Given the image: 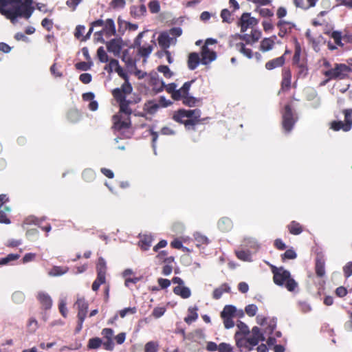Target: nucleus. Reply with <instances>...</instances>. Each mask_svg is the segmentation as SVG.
<instances>
[{"label": "nucleus", "mask_w": 352, "mask_h": 352, "mask_svg": "<svg viewBox=\"0 0 352 352\" xmlns=\"http://www.w3.org/2000/svg\"><path fill=\"white\" fill-rule=\"evenodd\" d=\"M115 72L120 77L124 80V82L120 87L113 89L111 91V94L118 105L120 106L121 111H129L127 104H138L140 102L141 98L138 95H134L133 97L127 98V96L130 95L133 91V87L129 80V76L120 65Z\"/></svg>", "instance_id": "nucleus-1"}, {"label": "nucleus", "mask_w": 352, "mask_h": 352, "mask_svg": "<svg viewBox=\"0 0 352 352\" xmlns=\"http://www.w3.org/2000/svg\"><path fill=\"white\" fill-rule=\"evenodd\" d=\"M32 0L6 1L0 3V13L12 22L17 18L28 19L34 11Z\"/></svg>", "instance_id": "nucleus-2"}, {"label": "nucleus", "mask_w": 352, "mask_h": 352, "mask_svg": "<svg viewBox=\"0 0 352 352\" xmlns=\"http://www.w3.org/2000/svg\"><path fill=\"white\" fill-rule=\"evenodd\" d=\"M201 114L199 109H179L174 112L172 118L176 122L184 124L186 130L195 131V126L201 121Z\"/></svg>", "instance_id": "nucleus-3"}, {"label": "nucleus", "mask_w": 352, "mask_h": 352, "mask_svg": "<svg viewBox=\"0 0 352 352\" xmlns=\"http://www.w3.org/2000/svg\"><path fill=\"white\" fill-rule=\"evenodd\" d=\"M133 104H127V108L129 109L127 111H122L121 107L119 105V111L112 117V128L113 130L120 133L127 138H131L132 135L130 116L132 114L133 111L130 106Z\"/></svg>", "instance_id": "nucleus-4"}, {"label": "nucleus", "mask_w": 352, "mask_h": 352, "mask_svg": "<svg viewBox=\"0 0 352 352\" xmlns=\"http://www.w3.org/2000/svg\"><path fill=\"white\" fill-rule=\"evenodd\" d=\"M281 114L283 130L285 133H289L298 119L297 113L292 109L290 104H287L281 111Z\"/></svg>", "instance_id": "nucleus-5"}, {"label": "nucleus", "mask_w": 352, "mask_h": 352, "mask_svg": "<svg viewBox=\"0 0 352 352\" xmlns=\"http://www.w3.org/2000/svg\"><path fill=\"white\" fill-rule=\"evenodd\" d=\"M352 69L342 63H336L333 68L329 69L323 72V75L327 78L325 82L331 80H343L346 78Z\"/></svg>", "instance_id": "nucleus-6"}, {"label": "nucleus", "mask_w": 352, "mask_h": 352, "mask_svg": "<svg viewBox=\"0 0 352 352\" xmlns=\"http://www.w3.org/2000/svg\"><path fill=\"white\" fill-rule=\"evenodd\" d=\"M274 281L276 285H285L286 288L292 292L297 287L296 282L290 278V273L283 268H275L273 270Z\"/></svg>", "instance_id": "nucleus-7"}, {"label": "nucleus", "mask_w": 352, "mask_h": 352, "mask_svg": "<svg viewBox=\"0 0 352 352\" xmlns=\"http://www.w3.org/2000/svg\"><path fill=\"white\" fill-rule=\"evenodd\" d=\"M182 34L181 28L175 27L170 28L168 31L162 32L160 34L157 41L160 46L164 50L168 49L171 44L176 43L177 37Z\"/></svg>", "instance_id": "nucleus-8"}, {"label": "nucleus", "mask_w": 352, "mask_h": 352, "mask_svg": "<svg viewBox=\"0 0 352 352\" xmlns=\"http://www.w3.org/2000/svg\"><path fill=\"white\" fill-rule=\"evenodd\" d=\"M344 117V121L333 120L330 123V129L334 131L342 130L348 132L352 129V109H345L342 111Z\"/></svg>", "instance_id": "nucleus-9"}, {"label": "nucleus", "mask_w": 352, "mask_h": 352, "mask_svg": "<svg viewBox=\"0 0 352 352\" xmlns=\"http://www.w3.org/2000/svg\"><path fill=\"white\" fill-rule=\"evenodd\" d=\"M194 82L195 80L187 81L184 82L182 87L179 89H177V85L174 82L169 83L166 85L164 84V89L167 93L170 94L171 98L174 100L178 101L181 100L182 94H186L187 91H190V87Z\"/></svg>", "instance_id": "nucleus-10"}, {"label": "nucleus", "mask_w": 352, "mask_h": 352, "mask_svg": "<svg viewBox=\"0 0 352 352\" xmlns=\"http://www.w3.org/2000/svg\"><path fill=\"white\" fill-rule=\"evenodd\" d=\"M264 339L263 334L261 333L260 329L257 327L252 328L251 334L243 338V344L245 347L250 350L253 346H256L260 340Z\"/></svg>", "instance_id": "nucleus-11"}, {"label": "nucleus", "mask_w": 352, "mask_h": 352, "mask_svg": "<svg viewBox=\"0 0 352 352\" xmlns=\"http://www.w3.org/2000/svg\"><path fill=\"white\" fill-rule=\"evenodd\" d=\"M258 23V21L250 16V13L245 12L242 14L239 20L238 25L241 28V32H245L248 28H253Z\"/></svg>", "instance_id": "nucleus-12"}, {"label": "nucleus", "mask_w": 352, "mask_h": 352, "mask_svg": "<svg viewBox=\"0 0 352 352\" xmlns=\"http://www.w3.org/2000/svg\"><path fill=\"white\" fill-rule=\"evenodd\" d=\"M8 201V197L6 195H0V223L9 224L10 219L7 217V214L11 212V208L5 205Z\"/></svg>", "instance_id": "nucleus-13"}, {"label": "nucleus", "mask_w": 352, "mask_h": 352, "mask_svg": "<svg viewBox=\"0 0 352 352\" xmlns=\"http://www.w3.org/2000/svg\"><path fill=\"white\" fill-rule=\"evenodd\" d=\"M261 37V32L257 29H252L250 34H236L235 38L244 41L246 44L252 45Z\"/></svg>", "instance_id": "nucleus-14"}, {"label": "nucleus", "mask_w": 352, "mask_h": 352, "mask_svg": "<svg viewBox=\"0 0 352 352\" xmlns=\"http://www.w3.org/2000/svg\"><path fill=\"white\" fill-rule=\"evenodd\" d=\"M292 85V72L289 68H284L282 71V80L280 83V91H287L290 89Z\"/></svg>", "instance_id": "nucleus-15"}, {"label": "nucleus", "mask_w": 352, "mask_h": 352, "mask_svg": "<svg viewBox=\"0 0 352 352\" xmlns=\"http://www.w3.org/2000/svg\"><path fill=\"white\" fill-rule=\"evenodd\" d=\"M122 40L121 38H113L106 43L107 49L115 56H118L122 49Z\"/></svg>", "instance_id": "nucleus-16"}, {"label": "nucleus", "mask_w": 352, "mask_h": 352, "mask_svg": "<svg viewBox=\"0 0 352 352\" xmlns=\"http://www.w3.org/2000/svg\"><path fill=\"white\" fill-rule=\"evenodd\" d=\"M78 308V318L84 321L88 310V304L82 298H78L75 304Z\"/></svg>", "instance_id": "nucleus-17"}, {"label": "nucleus", "mask_w": 352, "mask_h": 352, "mask_svg": "<svg viewBox=\"0 0 352 352\" xmlns=\"http://www.w3.org/2000/svg\"><path fill=\"white\" fill-rule=\"evenodd\" d=\"M201 63L203 65H207L210 62L215 60L217 55L214 51H211L209 50L208 46L204 45L201 47Z\"/></svg>", "instance_id": "nucleus-18"}, {"label": "nucleus", "mask_w": 352, "mask_h": 352, "mask_svg": "<svg viewBox=\"0 0 352 352\" xmlns=\"http://www.w3.org/2000/svg\"><path fill=\"white\" fill-rule=\"evenodd\" d=\"M102 30V32L104 33V36L107 38L114 36L116 33V30L113 20L112 19H107L105 21Z\"/></svg>", "instance_id": "nucleus-19"}, {"label": "nucleus", "mask_w": 352, "mask_h": 352, "mask_svg": "<svg viewBox=\"0 0 352 352\" xmlns=\"http://www.w3.org/2000/svg\"><path fill=\"white\" fill-rule=\"evenodd\" d=\"M98 279L100 282H105V274L107 271V264L104 259L102 257L98 258L96 266Z\"/></svg>", "instance_id": "nucleus-20"}, {"label": "nucleus", "mask_w": 352, "mask_h": 352, "mask_svg": "<svg viewBox=\"0 0 352 352\" xmlns=\"http://www.w3.org/2000/svg\"><path fill=\"white\" fill-rule=\"evenodd\" d=\"M237 327L239 329V331L236 332L235 334L236 344L239 346H241L243 344V338H240V336L241 334L244 336L248 335L249 333V328L245 323L242 322H240L237 324Z\"/></svg>", "instance_id": "nucleus-21"}, {"label": "nucleus", "mask_w": 352, "mask_h": 352, "mask_svg": "<svg viewBox=\"0 0 352 352\" xmlns=\"http://www.w3.org/2000/svg\"><path fill=\"white\" fill-rule=\"evenodd\" d=\"M37 299L45 309H49L52 307V300L48 294L40 292L38 293Z\"/></svg>", "instance_id": "nucleus-22"}, {"label": "nucleus", "mask_w": 352, "mask_h": 352, "mask_svg": "<svg viewBox=\"0 0 352 352\" xmlns=\"http://www.w3.org/2000/svg\"><path fill=\"white\" fill-rule=\"evenodd\" d=\"M238 52L241 53L243 55L246 56L248 58H252L253 57V52L250 48L245 47V44L243 42L233 43L232 45Z\"/></svg>", "instance_id": "nucleus-23"}, {"label": "nucleus", "mask_w": 352, "mask_h": 352, "mask_svg": "<svg viewBox=\"0 0 352 352\" xmlns=\"http://www.w3.org/2000/svg\"><path fill=\"white\" fill-rule=\"evenodd\" d=\"M200 63H201V58H200L197 52H191L189 54L187 61L189 69H195Z\"/></svg>", "instance_id": "nucleus-24"}, {"label": "nucleus", "mask_w": 352, "mask_h": 352, "mask_svg": "<svg viewBox=\"0 0 352 352\" xmlns=\"http://www.w3.org/2000/svg\"><path fill=\"white\" fill-rule=\"evenodd\" d=\"M285 63V57L282 55L280 57L272 59L265 63V68L267 70H272L277 67H282Z\"/></svg>", "instance_id": "nucleus-25"}, {"label": "nucleus", "mask_w": 352, "mask_h": 352, "mask_svg": "<svg viewBox=\"0 0 352 352\" xmlns=\"http://www.w3.org/2000/svg\"><path fill=\"white\" fill-rule=\"evenodd\" d=\"M181 95H182L181 96L182 97H181L180 100H182L183 104H184L186 106L192 107L196 106L197 104L199 102H200L199 99H198L195 97H193L192 96H190L189 91H187L186 94H182Z\"/></svg>", "instance_id": "nucleus-26"}, {"label": "nucleus", "mask_w": 352, "mask_h": 352, "mask_svg": "<svg viewBox=\"0 0 352 352\" xmlns=\"http://www.w3.org/2000/svg\"><path fill=\"white\" fill-rule=\"evenodd\" d=\"M277 27L279 29L278 36L280 37H283L286 34L291 31L292 28V25L291 23L288 21H285L284 20H280L277 23Z\"/></svg>", "instance_id": "nucleus-27"}, {"label": "nucleus", "mask_w": 352, "mask_h": 352, "mask_svg": "<svg viewBox=\"0 0 352 352\" xmlns=\"http://www.w3.org/2000/svg\"><path fill=\"white\" fill-rule=\"evenodd\" d=\"M173 292L176 295L181 296L182 298H188L191 296L190 289L183 285H178L173 289Z\"/></svg>", "instance_id": "nucleus-28"}, {"label": "nucleus", "mask_w": 352, "mask_h": 352, "mask_svg": "<svg viewBox=\"0 0 352 352\" xmlns=\"http://www.w3.org/2000/svg\"><path fill=\"white\" fill-rule=\"evenodd\" d=\"M275 44L274 38H263L260 44V50L262 52H267L271 50Z\"/></svg>", "instance_id": "nucleus-29"}, {"label": "nucleus", "mask_w": 352, "mask_h": 352, "mask_svg": "<svg viewBox=\"0 0 352 352\" xmlns=\"http://www.w3.org/2000/svg\"><path fill=\"white\" fill-rule=\"evenodd\" d=\"M218 227L223 232L229 231L232 227V221L229 218L223 217L219 221Z\"/></svg>", "instance_id": "nucleus-30"}, {"label": "nucleus", "mask_w": 352, "mask_h": 352, "mask_svg": "<svg viewBox=\"0 0 352 352\" xmlns=\"http://www.w3.org/2000/svg\"><path fill=\"white\" fill-rule=\"evenodd\" d=\"M151 85L156 93H159L164 89V82L157 78L151 79Z\"/></svg>", "instance_id": "nucleus-31"}, {"label": "nucleus", "mask_w": 352, "mask_h": 352, "mask_svg": "<svg viewBox=\"0 0 352 352\" xmlns=\"http://www.w3.org/2000/svg\"><path fill=\"white\" fill-rule=\"evenodd\" d=\"M130 12L131 15L135 17L141 16L145 14L146 12V8L144 4H142L138 7L133 6L131 8Z\"/></svg>", "instance_id": "nucleus-32"}, {"label": "nucleus", "mask_w": 352, "mask_h": 352, "mask_svg": "<svg viewBox=\"0 0 352 352\" xmlns=\"http://www.w3.org/2000/svg\"><path fill=\"white\" fill-rule=\"evenodd\" d=\"M153 236L150 234H145L140 241V247L144 250H147L151 245Z\"/></svg>", "instance_id": "nucleus-33"}, {"label": "nucleus", "mask_w": 352, "mask_h": 352, "mask_svg": "<svg viewBox=\"0 0 352 352\" xmlns=\"http://www.w3.org/2000/svg\"><path fill=\"white\" fill-rule=\"evenodd\" d=\"M160 105L153 101H148L144 104V109L149 114H154L159 109Z\"/></svg>", "instance_id": "nucleus-34"}, {"label": "nucleus", "mask_w": 352, "mask_h": 352, "mask_svg": "<svg viewBox=\"0 0 352 352\" xmlns=\"http://www.w3.org/2000/svg\"><path fill=\"white\" fill-rule=\"evenodd\" d=\"M108 62L109 63L104 66V69L109 74H111L113 72H115L120 66L119 62L116 59L111 58Z\"/></svg>", "instance_id": "nucleus-35"}, {"label": "nucleus", "mask_w": 352, "mask_h": 352, "mask_svg": "<svg viewBox=\"0 0 352 352\" xmlns=\"http://www.w3.org/2000/svg\"><path fill=\"white\" fill-rule=\"evenodd\" d=\"M67 305V298L65 296H61L59 299L58 302V309L61 315L66 318L67 316V309L66 307Z\"/></svg>", "instance_id": "nucleus-36"}, {"label": "nucleus", "mask_w": 352, "mask_h": 352, "mask_svg": "<svg viewBox=\"0 0 352 352\" xmlns=\"http://www.w3.org/2000/svg\"><path fill=\"white\" fill-rule=\"evenodd\" d=\"M197 317L198 314L197 313V308L190 307L188 309V315L184 318V320L186 322L190 324L195 321Z\"/></svg>", "instance_id": "nucleus-37"}, {"label": "nucleus", "mask_w": 352, "mask_h": 352, "mask_svg": "<svg viewBox=\"0 0 352 352\" xmlns=\"http://www.w3.org/2000/svg\"><path fill=\"white\" fill-rule=\"evenodd\" d=\"M230 289V287L228 285L223 284L221 285L219 287L215 289L213 292V298L215 299H219L221 297L222 294L224 292H228Z\"/></svg>", "instance_id": "nucleus-38"}, {"label": "nucleus", "mask_w": 352, "mask_h": 352, "mask_svg": "<svg viewBox=\"0 0 352 352\" xmlns=\"http://www.w3.org/2000/svg\"><path fill=\"white\" fill-rule=\"evenodd\" d=\"M232 12L227 8H224L221 11V18L222 19V21L223 23H231L233 21V18L232 17Z\"/></svg>", "instance_id": "nucleus-39"}, {"label": "nucleus", "mask_w": 352, "mask_h": 352, "mask_svg": "<svg viewBox=\"0 0 352 352\" xmlns=\"http://www.w3.org/2000/svg\"><path fill=\"white\" fill-rule=\"evenodd\" d=\"M153 45H148V44L146 45H143V46L140 47L139 49H138V54L142 57L146 58V57H148L149 56V54L153 51Z\"/></svg>", "instance_id": "nucleus-40"}, {"label": "nucleus", "mask_w": 352, "mask_h": 352, "mask_svg": "<svg viewBox=\"0 0 352 352\" xmlns=\"http://www.w3.org/2000/svg\"><path fill=\"white\" fill-rule=\"evenodd\" d=\"M236 311V308L232 305H226L223 308L221 316L222 318L232 317Z\"/></svg>", "instance_id": "nucleus-41"}, {"label": "nucleus", "mask_w": 352, "mask_h": 352, "mask_svg": "<svg viewBox=\"0 0 352 352\" xmlns=\"http://www.w3.org/2000/svg\"><path fill=\"white\" fill-rule=\"evenodd\" d=\"M67 270V267H54L49 272V275L51 276H61L65 274Z\"/></svg>", "instance_id": "nucleus-42"}, {"label": "nucleus", "mask_w": 352, "mask_h": 352, "mask_svg": "<svg viewBox=\"0 0 352 352\" xmlns=\"http://www.w3.org/2000/svg\"><path fill=\"white\" fill-rule=\"evenodd\" d=\"M80 113L77 109H70L67 113V118L71 122H76L79 120Z\"/></svg>", "instance_id": "nucleus-43"}, {"label": "nucleus", "mask_w": 352, "mask_h": 352, "mask_svg": "<svg viewBox=\"0 0 352 352\" xmlns=\"http://www.w3.org/2000/svg\"><path fill=\"white\" fill-rule=\"evenodd\" d=\"M97 56L101 63H107L109 60V56L103 47H100L97 50Z\"/></svg>", "instance_id": "nucleus-44"}, {"label": "nucleus", "mask_w": 352, "mask_h": 352, "mask_svg": "<svg viewBox=\"0 0 352 352\" xmlns=\"http://www.w3.org/2000/svg\"><path fill=\"white\" fill-rule=\"evenodd\" d=\"M297 75L299 78H305L308 74L307 61L303 64H300L298 67Z\"/></svg>", "instance_id": "nucleus-45"}, {"label": "nucleus", "mask_w": 352, "mask_h": 352, "mask_svg": "<svg viewBox=\"0 0 352 352\" xmlns=\"http://www.w3.org/2000/svg\"><path fill=\"white\" fill-rule=\"evenodd\" d=\"M289 232L292 234H299L302 232V228L300 225L296 222L292 221L288 226Z\"/></svg>", "instance_id": "nucleus-46"}, {"label": "nucleus", "mask_w": 352, "mask_h": 352, "mask_svg": "<svg viewBox=\"0 0 352 352\" xmlns=\"http://www.w3.org/2000/svg\"><path fill=\"white\" fill-rule=\"evenodd\" d=\"M20 257L18 254H10L4 258H0V265H7L12 261L17 260Z\"/></svg>", "instance_id": "nucleus-47"}, {"label": "nucleus", "mask_w": 352, "mask_h": 352, "mask_svg": "<svg viewBox=\"0 0 352 352\" xmlns=\"http://www.w3.org/2000/svg\"><path fill=\"white\" fill-rule=\"evenodd\" d=\"M95 172L91 169H85L82 173V178L85 182H91L95 179Z\"/></svg>", "instance_id": "nucleus-48"}, {"label": "nucleus", "mask_w": 352, "mask_h": 352, "mask_svg": "<svg viewBox=\"0 0 352 352\" xmlns=\"http://www.w3.org/2000/svg\"><path fill=\"white\" fill-rule=\"evenodd\" d=\"M12 299L14 302L20 304L25 300V294L21 291H16L12 294Z\"/></svg>", "instance_id": "nucleus-49"}, {"label": "nucleus", "mask_w": 352, "mask_h": 352, "mask_svg": "<svg viewBox=\"0 0 352 352\" xmlns=\"http://www.w3.org/2000/svg\"><path fill=\"white\" fill-rule=\"evenodd\" d=\"M148 8L151 13L156 14L160 10V3L157 0H152L148 3Z\"/></svg>", "instance_id": "nucleus-50"}, {"label": "nucleus", "mask_w": 352, "mask_h": 352, "mask_svg": "<svg viewBox=\"0 0 352 352\" xmlns=\"http://www.w3.org/2000/svg\"><path fill=\"white\" fill-rule=\"evenodd\" d=\"M159 345L156 342L151 341L147 342L144 346L145 352H157Z\"/></svg>", "instance_id": "nucleus-51"}, {"label": "nucleus", "mask_w": 352, "mask_h": 352, "mask_svg": "<svg viewBox=\"0 0 352 352\" xmlns=\"http://www.w3.org/2000/svg\"><path fill=\"white\" fill-rule=\"evenodd\" d=\"M157 71L162 73L164 77L170 78L173 73L170 70L169 67L166 65H160L157 67Z\"/></svg>", "instance_id": "nucleus-52"}, {"label": "nucleus", "mask_w": 352, "mask_h": 352, "mask_svg": "<svg viewBox=\"0 0 352 352\" xmlns=\"http://www.w3.org/2000/svg\"><path fill=\"white\" fill-rule=\"evenodd\" d=\"M194 237L195 241L197 242V246H199L201 244H207L208 243V238L206 236L201 234L200 233H195L194 234Z\"/></svg>", "instance_id": "nucleus-53"}, {"label": "nucleus", "mask_w": 352, "mask_h": 352, "mask_svg": "<svg viewBox=\"0 0 352 352\" xmlns=\"http://www.w3.org/2000/svg\"><path fill=\"white\" fill-rule=\"evenodd\" d=\"M245 313L250 317L254 316L258 311V307L254 304H250L245 307Z\"/></svg>", "instance_id": "nucleus-54"}, {"label": "nucleus", "mask_w": 352, "mask_h": 352, "mask_svg": "<svg viewBox=\"0 0 352 352\" xmlns=\"http://www.w3.org/2000/svg\"><path fill=\"white\" fill-rule=\"evenodd\" d=\"M91 65H92V63L91 62H89V61L88 62H84V61H82V62L77 63L75 65V67L78 70L87 71V70H89L91 68Z\"/></svg>", "instance_id": "nucleus-55"}, {"label": "nucleus", "mask_w": 352, "mask_h": 352, "mask_svg": "<svg viewBox=\"0 0 352 352\" xmlns=\"http://www.w3.org/2000/svg\"><path fill=\"white\" fill-rule=\"evenodd\" d=\"M166 311V308L164 307H155L153 312H152V315L153 316V317H155V318H159L160 317H162L164 313Z\"/></svg>", "instance_id": "nucleus-56"}, {"label": "nucleus", "mask_w": 352, "mask_h": 352, "mask_svg": "<svg viewBox=\"0 0 352 352\" xmlns=\"http://www.w3.org/2000/svg\"><path fill=\"white\" fill-rule=\"evenodd\" d=\"M102 341L98 338H91L89 341V347L90 349H97L101 345Z\"/></svg>", "instance_id": "nucleus-57"}, {"label": "nucleus", "mask_w": 352, "mask_h": 352, "mask_svg": "<svg viewBox=\"0 0 352 352\" xmlns=\"http://www.w3.org/2000/svg\"><path fill=\"white\" fill-rule=\"evenodd\" d=\"M237 257L243 261H250L251 256L250 254L245 251H239L236 252Z\"/></svg>", "instance_id": "nucleus-58"}, {"label": "nucleus", "mask_w": 352, "mask_h": 352, "mask_svg": "<svg viewBox=\"0 0 352 352\" xmlns=\"http://www.w3.org/2000/svg\"><path fill=\"white\" fill-rule=\"evenodd\" d=\"M331 37L334 40L336 44L338 45H342V34L340 32L338 31H333L331 34Z\"/></svg>", "instance_id": "nucleus-59"}, {"label": "nucleus", "mask_w": 352, "mask_h": 352, "mask_svg": "<svg viewBox=\"0 0 352 352\" xmlns=\"http://www.w3.org/2000/svg\"><path fill=\"white\" fill-rule=\"evenodd\" d=\"M125 0H112L110 3V6L113 9L123 8L125 6Z\"/></svg>", "instance_id": "nucleus-60"}, {"label": "nucleus", "mask_w": 352, "mask_h": 352, "mask_svg": "<svg viewBox=\"0 0 352 352\" xmlns=\"http://www.w3.org/2000/svg\"><path fill=\"white\" fill-rule=\"evenodd\" d=\"M316 273L319 276H322L324 273V263L322 261H317L316 266Z\"/></svg>", "instance_id": "nucleus-61"}, {"label": "nucleus", "mask_w": 352, "mask_h": 352, "mask_svg": "<svg viewBox=\"0 0 352 352\" xmlns=\"http://www.w3.org/2000/svg\"><path fill=\"white\" fill-rule=\"evenodd\" d=\"M79 80L84 84H88L91 81L92 76L89 73H83L80 75Z\"/></svg>", "instance_id": "nucleus-62"}, {"label": "nucleus", "mask_w": 352, "mask_h": 352, "mask_svg": "<svg viewBox=\"0 0 352 352\" xmlns=\"http://www.w3.org/2000/svg\"><path fill=\"white\" fill-rule=\"evenodd\" d=\"M42 26L47 31H50L53 28V22L51 19L45 18L41 21Z\"/></svg>", "instance_id": "nucleus-63"}, {"label": "nucleus", "mask_w": 352, "mask_h": 352, "mask_svg": "<svg viewBox=\"0 0 352 352\" xmlns=\"http://www.w3.org/2000/svg\"><path fill=\"white\" fill-rule=\"evenodd\" d=\"M232 349V348L229 344L224 342L221 343L218 347V351L219 352H231Z\"/></svg>", "instance_id": "nucleus-64"}]
</instances>
